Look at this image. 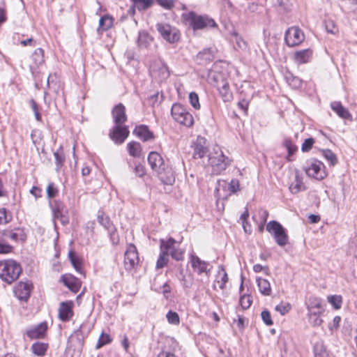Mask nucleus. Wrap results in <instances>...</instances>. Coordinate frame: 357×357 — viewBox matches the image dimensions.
<instances>
[{"instance_id":"obj_41","label":"nucleus","mask_w":357,"mask_h":357,"mask_svg":"<svg viewBox=\"0 0 357 357\" xmlns=\"http://www.w3.org/2000/svg\"><path fill=\"white\" fill-rule=\"evenodd\" d=\"M283 146L288 151L287 160L291 161V156L297 151V146L294 145L289 139H285L282 143Z\"/></svg>"},{"instance_id":"obj_61","label":"nucleus","mask_w":357,"mask_h":357,"mask_svg":"<svg viewBox=\"0 0 357 357\" xmlns=\"http://www.w3.org/2000/svg\"><path fill=\"white\" fill-rule=\"evenodd\" d=\"M12 247L0 241V254H6L11 252Z\"/></svg>"},{"instance_id":"obj_44","label":"nucleus","mask_w":357,"mask_h":357,"mask_svg":"<svg viewBox=\"0 0 357 357\" xmlns=\"http://www.w3.org/2000/svg\"><path fill=\"white\" fill-rule=\"evenodd\" d=\"M286 79L289 85L293 88H298L302 84V82L298 77H294L291 74L286 75Z\"/></svg>"},{"instance_id":"obj_51","label":"nucleus","mask_w":357,"mask_h":357,"mask_svg":"<svg viewBox=\"0 0 357 357\" xmlns=\"http://www.w3.org/2000/svg\"><path fill=\"white\" fill-rule=\"evenodd\" d=\"M111 341L112 339L108 334L102 333L97 342L96 348H100L102 346L109 343Z\"/></svg>"},{"instance_id":"obj_46","label":"nucleus","mask_w":357,"mask_h":357,"mask_svg":"<svg viewBox=\"0 0 357 357\" xmlns=\"http://www.w3.org/2000/svg\"><path fill=\"white\" fill-rule=\"evenodd\" d=\"M139 10H146L151 6L153 0H132Z\"/></svg>"},{"instance_id":"obj_11","label":"nucleus","mask_w":357,"mask_h":357,"mask_svg":"<svg viewBox=\"0 0 357 357\" xmlns=\"http://www.w3.org/2000/svg\"><path fill=\"white\" fill-rule=\"evenodd\" d=\"M139 257L136 247L130 244L128 246L124 256V266L127 271H131L138 264Z\"/></svg>"},{"instance_id":"obj_12","label":"nucleus","mask_w":357,"mask_h":357,"mask_svg":"<svg viewBox=\"0 0 357 357\" xmlns=\"http://www.w3.org/2000/svg\"><path fill=\"white\" fill-rule=\"evenodd\" d=\"M33 289L32 283L29 281L20 282L14 287V294L20 301H26L30 297Z\"/></svg>"},{"instance_id":"obj_27","label":"nucleus","mask_w":357,"mask_h":357,"mask_svg":"<svg viewBox=\"0 0 357 357\" xmlns=\"http://www.w3.org/2000/svg\"><path fill=\"white\" fill-rule=\"evenodd\" d=\"M133 133L144 141H149L153 138V134L146 126H137Z\"/></svg>"},{"instance_id":"obj_22","label":"nucleus","mask_w":357,"mask_h":357,"mask_svg":"<svg viewBox=\"0 0 357 357\" xmlns=\"http://www.w3.org/2000/svg\"><path fill=\"white\" fill-rule=\"evenodd\" d=\"M63 282L74 293L78 292L81 287V282L72 275H63Z\"/></svg>"},{"instance_id":"obj_54","label":"nucleus","mask_w":357,"mask_h":357,"mask_svg":"<svg viewBox=\"0 0 357 357\" xmlns=\"http://www.w3.org/2000/svg\"><path fill=\"white\" fill-rule=\"evenodd\" d=\"M314 140L313 138L306 139L302 144L301 149L303 152H308L312 147Z\"/></svg>"},{"instance_id":"obj_18","label":"nucleus","mask_w":357,"mask_h":357,"mask_svg":"<svg viewBox=\"0 0 357 357\" xmlns=\"http://www.w3.org/2000/svg\"><path fill=\"white\" fill-rule=\"evenodd\" d=\"M229 281V278L227 273L223 267V266H220L218 267V273L215 275V279L213 284V289L217 290L218 288L220 290H225L226 288V284Z\"/></svg>"},{"instance_id":"obj_35","label":"nucleus","mask_w":357,"mask_h":357,"mask_svg":"<svg viewBox=\"0 0 357 357\" xmlns=\"http://www.w3.org/2000/svg\"><path fill=\"white\" fill-rule=\"evenodd\" d=\"M167 249L163 245L160 248V253L156 262V268H162L167 265L169 261L168 255H167Z\"/></svg>"},{"instance_id":"obj_37","label":"nucleus","mask_w":357,"mask_h":357,"mask_svg":"<svg viewBox=\"0 0 357 357\" xmlns=\"http://www.w3.org/2000/svg\"><path fill=\"white\" fill-rule=\"evenodd\" d=\"M128 152L133 157H139L141 153V145L139 142H132L127 145Z\"/></svg>"},{"instance_id":"obj_38","label":"nucleus","mask_w":357,"mask_h":357,"mask_svg":"<svg viewBox=\"0 0 357 357\" xmlns=\"http://www.w3.org/2000/svg\"><path fill=\"white\" fill-rule=\"evenodd\" d=\"M113 24V18L108 15L100 17L99 20V28L103 31H106L112 27Z\"/></svg>"},{"instance_id":"obj_19","label":"nucleus","mask_w":357,"mask_h":357,"mask_svg":"<svg viewBox=\"0 0 357 357\" xmlns=\"http://www.w3.org/2000/svg\"><path fill=\"white\" fill-rule=\"evenodd\" d=\"M63 209L64 206L61 202H56L52 206L54 222L56 220H59L63 225L68 223L69 219L68 216L63 214ZM54 225H56V223H54Z\"/></svg>"},{"instance_id":"obj_28","label":"nucleus","mask_w":357,"mask_h":357,"mask_svg":"<svg viewBox=\"0 0 357 357\" xmlns=\"http://www.w3.org/2000/svg\"><path fill=\"white\" fill-rule=\"evenodd\" d=\"M151 73L153 76H158L160 79H167L169 75L167 66L161 62H160L158 68H155V66H151Z\"/></svg>"},{"instance_id":"obj_24","label":"nucleus","mask_w":357,"mask_h":357,"mask_svg":"<svg viewBox=\"0 0 357 357\" xmlns=\"http://www.w3.org/2000/svg\"><path fill=\"white\" fill-rule=\"evenodd\" d=\"M312 55V51L310 49H305L296 52L294 55V59L296 63L303 64L309 62Z\"/></svg>"},{"instance_id":"obj_7","label":"nucleus","mask_w":357,"mask_h":357,"mask_svg":"<svg viewBox=\"0 0 357 357\" xmlns=\"http://www.w3.org/2000/svg\"><path fill=\"white\" fill-rule=\"evenodd\" d=\"M156 28L163 39L170 43H176L180 38L179 31L168 24L158 23Z\"/></svg>"},{"instance_id":"obj_8","label":"nucleus","mask_w":357,"mask_h":357,"mask_svg":"<svg viewBox=\"0 0 357 357\" xmlns=\"http://www.w3.org/2000/svg\"><path fill=\"white\" fill-rule=\"evenodd\" d=\"M305 171L308 176L317 180H322L326 176L324 165L317 160H310Z\"/></svg>"},{"instance_id":"obj_31","label":"nucleus","mask_w":357,"mask_h":357,"mask_svg":"<svg viewBox=\"0 0 357 357\" xmlns=\"http://www.w3.org/2000/svg\"><path fill=\"white\" fill-rule=\"evenodd\" d=\"M3 236L14 241H24L26 238L23 229L20 228H17L11 231H6L3 233Z\"/></svg>"},{"instance_id":"obj_21","label":"nucleus","mask_w":357,"mask_h":357,"mask_svg":"<svg viewBox=\"0 0 357 357\" xmlns=\"http://www.w3.org/2000/svg\"><path fill=\"white\" fill-rule=\"evenodd\" d=\"M112 115L115 124L123 125L127 120L126 107L121 103L118 104L113 108Z\"/></svg>"},{"instance_id":"obj_48","label":"nucleus","mask_w":357,"mask_h":357,"mask_svg":"<svg viewBox=\"0 0 357 357\" xmlns=\"http://www.w3.org/2000/svg\"><path fill=\"white\" fill-rule=\"evenodd\" d=\"M323 155L331 165H335L337 163L336 155L331 150H324L323 151Z\"/></svg>"},{"instance_id":"obj_60","label":"nucleus","mask_w":357,"mask_h":357,"mask_svg":"<svg viewBox=\"0 0 357 357\" xmlns=\"http://www.w3.org/2000/svg\"><path fill=\"white\" fill-rule=\"evenodd\" d=\"M135 172L137 176L141 177L145 174V167L141 164L136 165Z\"/></svg>"},{"instance_id":"obj_42","label":"nucleus","mask_w":357,"mask_h":357,"mask_svg":"<svg viewBox=\"0 0 357 357\" xmlns=\"http://www.w3.org/2000/svg\"><path fill=\"white\" fill-rule=\"evenodd\" d=\"M68 257H69V259H70L73 267L75 268V269L78 273L82 274L83 272V270H82V264H81L79 259L75 256L74 252L73 251L69 252Z\"/></svg>"},{"instance_id":"obj_25","label":"nucleus","mask_w":357,"mask_h":357,"mask_svg":"<svg viewBox=\"0 0 357 357\" xmlns=\"http://www.w3.org/2000/svg\"><path fill=\"white\" fill-rule=\"evenodd\" d=\"M72 306L70 303L63 302L59 309V317L63 321H68L73 316Z\"/></svg>"},{"instance_id":"obj_36","label":"nucleus","mask_w":357,"mask_h":357,"mask_svg":"<svg viewBox=\"0 0 357 357\" xmlns=\"http://www.w3.org/2000/svg\"><path fill=\"white\" fill-rule=\"evenodd\" d=\"M54 156L55 159V164L56 165V170L59 171L65 162V155L61 146H60L59 149L54 153Z\"/></svg>"},{"instance_id":"obj_6","label":"nucleus","mask_w":357,"mask_h":357,"mask_svg":"<svg viewBox=\"0 0 357 357\" xmlns=\"http://www.w3.org/2000/svg\"><path fill=\"white\" fill-rule=\"evenodd\" d=\"M188 20L194 30L203 29L206 27H214L216 26L213 19L207 16L198 15L194 12L188 13Z\"/></svg>"},{"instance_id":"obj_47","label":"nucleus","mask_w":357,"mask_h":357,"mask_svg":"<svg viewBox=\"0 0 357 357\" xmlns=\"http://www.w3.org/2000/svg\"><path fill=\"white\" fill-rule=\"evenodd\" d=\"M252 299L250 295L243 294L240 298V305L243 310L249 308L252 304Z\"/></svg>"},{"instance_id":"obj_50","label":"nucleus","mask_w":357,"mask_h":357,"mask_svg":"<svg viewBox=\"0 0 357 357\" xmlns=\"http://www.w3.org/2000/svg\"><path fill=\"white\" fill-rule=\"evenodd\" d=\"M314 357H329L326 349L322 344H316L314 347Z\"/></svg>"},{"instance_id":"obj_58","label":"nucleus","mask_w":357,"mask_h":357,"mask_svg":"<svg viewBox=\"0 0 357 357\" xmlns=\"http://www.w3.org/2000/svg\"><path fill=\"white\" fill-rule=\"evenodd\" d=\"M75 339H76L79 343H82L83 340V336L81 328L76 330L70 337V342H73Z\"/></svg>"},{"instance_id":"obj_57","label":"nucleus","mask_w":357,"mask_h":357,"mask_svg":"<svg viewBox=\"0 0 357 357\" xmlns=\"http://www.w3.org/2000/svg\"><path fill=\"white\" fill-rule=\"evenodd\" d=\"M58 192L57 188L55 187L53 183H49L47 188V194L48 197L53 198L54 197Z\"/></svg>"},{"instance_id":"obj_23","label":"nucleus","mask_w":357,"mask_h":357,"mask_svg":"<svg viewBox=\"0 0 357 357\" xmlns=\"http://www.w3.org/2000/svg\"><path fill=\"white\" fill-rule=\"evenodd\" d=\"M308 313H323L324 307L322 306V301L320 298L314 296H311L307 304Z\"/></svg>"},{"instance_id":"obj_16","label":"nucleus","mask_w":357,"mask_h":357,"mask_svg":"<svg viewBox=\"0 0 357 357\" xmlns=\"http://www.w3.org/2000/svg\"><path fill=\"white\" fill-rule=\"evenodd\" d=\"M47 331V324L43 321L36 326L29 328L26 331L27 336L31 339H43L45 337Z\"/></svg>"},{"instance_id":"obj_20","label":"nucleus","mask_w":357,"mask_h":357,"mask_svg":"<svg viewBox=\"0 0 357 357\" xmlns=\"http://www.w3.org/2000/svg\"><path fill=\"white\" fill-rule=\"evenodd\" d=\"M227 185L231 193H235L239 190V181L237 179H232L229 184L225 181H218L215 188L216 196L218 199L224 198L220 190L221 188L225 189Z\"/></svg>"},{"instance_id":"obj_13","label":"nucleus","mask_w":357,"mask_h":357,"mask_svg":"<svg viewBox=\"0 0 357 357\" xmlns=\"http://www.w3.org/2000/svg\"><path fill=\"white\" fill-rule=\"evenodd\" d=\"M129 135L128 128L122 124H115L109 133L110 138L116 144H122Z\"/></svg>"},{"instance_id":"obj_29","label":"nucleus","mask_w":357,"mask_h":357,"mask_svg":"<svg viewBox=\"0 0 357 357\" xmlns=\"http://www.w3.org/2000/svg\"><path fill=\"white\" fill-rule=\"evenodd\" d=\"M98 220L100 225L107 229L111 237L112 238L113 236L116 234V229L109 217L105 215L104 213H102L98 215Z\"/></svg>"},{"instance_id":"obj_63","label":"nucleus","mask_w":357,"mask_h":357,"mask_svg":"<svg viewBox=\"0 0 357 357\" xmlns=\"http://www.w3.org/2000/svg\"><path fill=\"white\" fill-rule=\"evenodd\" d=\"M253 271L255 273H259V272H261L262 271H265L266 273H267L268 271V266H262L260 264H255L253 266Z\"/></svg>"},{"instance_id":"obj_39","label":"nucleus","mask_w":357,"mask_h":357,"mask_svg":"<svg viewBox=\"0 0 357 357\" xmlns=\"http://www.w3.org/2000/svg\"><path fill=\"white\" fill-rule=\"evenodd\" d=\"M151 41V38L147 33L140 32L139 33L137 43L140 47H146Z\"/></svg>"},{"instance_id":"obj_62","label":"nucleus","mask_w":357,"mask_h":357,"mask_svg":"<svg viewBox=\"0 0 357 357\" xmlns=\"http://www.w3.org/2000/svg\"><path fill=\"white\" fill-rule=\"evenodd\" d=\"M30 193L33 195L36 198L41 197V190L36 186L32 187V188L30 190Z\"/></svg>"},{"instance_id":"obj_49","label":"nucleus","mask_w":357,"mask_h":357,"mask_svg":"<svg viewBox=\"0 0 357 357\" xmlns=\"http://www.w3.org/2000/svg\"><path fill=\"white\" fill-rule=\"evenodd\" d=\"M167 319L169 324L178 325L179 324V317L178 314L172 311H169L166 315Z\"/></svg>"},{"instance_id":"obj_3","label":"nucleus","mask_w":357,"mask_h":357,"mask_svg":"<svg viewBox=\"0 0 357 357\" xmlns=\"http://www.w3.org/2000/svg\"><path fill=\"white\" fill-rule=\"evenodd\" d=\"M171 114L175 121L187 127L192 126L194 123L192 115L179 103H175L172 105Z\"/></svg>"},{"instance_id":"obj_26","label":"nucleus","mask_w":357,"mask_h":357,"mask_svg":"<svg viewBox=\"0 0 357 357\" xmlns=\"http://www.w3.org/2000/svg\"><path fill=\"white\" fill-rule=\"evenodd\" d=\"M217 87L219 91V94L224 102H229L232 99L233 95L229 89L228 82L222 81L221 83L218 84Z\"/></svg>"},{"instance_id":"obj_5","label":"nucleus","mask_w":357,"mask_h":357,"mask_svg":"<svg viewBox=\"0 0 357 357\" xmlns=\"http://www.w3.org/2000/svg\"><path fill=\"white\" fill-rule=\"evenodd\" d=\"M160 248L164 245L167 249V255H171L172 259L176 261H182L184 258V250L180 248L178 245H176V241L172 237L167 240L160 239Z\"/></svg>"},{"instance_id":"obj_34","label":"nucleus","mask_w":357,"mask_h":357,"mask_svg":"<svg viewBox=\"0 0 357 357\" xmlns=\"http://www.w3.org/2000/svg\"><path fill=\"white\" fill-rule=\"evenodd\" d=\"M332 109L342 119H347L350 117L349 111L345 109L340 102H333L331 103Z\"/></svg>"},{"instance_id":"obj_64","label":"nucleus","mask_w":357,"mask_h":357,"mask_svg":"<svg viewBox=\"0 0 357 357\" xmlns=\"http://www.w3.org/2000/svg\"><path fill=\"white\" fill-rule=\"evenodd\" d=\"M157 357H176L174 354L167 351H161Z\"/></svg>"},{"instance_id":"obj_59","label":"nucleus","mask_w":357,"mask_h":357,"mask_svg":"<svg viewBox=\"0 0 357 357\" xmlns=\"http://www.w3.org/2000/svg\"><path fill=\"white\" fill-rule=\"evenodd\" d=\"M158 3L166 9H171L174 6V3L172 0H156Z\"/></svg>"},{"instance_id":"obj_55","label":"nucleus","mask_w":357,"mask_h":357,"mask_svg":"<svg viewBox=\"0 0 357 357\" xmlns=\"http://www.w3.org/2000/svg\"><path fill=\"white\" fill-rule=\"evenodd\" d=\"M261 319L263 321L267 326L273 325V322L271 319V314L268 310H264L261 313Z\"/></svg>"},{"instance_id":"obj_30","label":"nucleus","mask_w":357,"mask_h":357,"mask_svg":"<svg viewBox=\"0 0 357 357\" xmlns=\"http://www.w3.org/2000/svg\"><path fill=\"white\" fill-rule=\"evenodd\" d=\"M289 188L293 194H296L305 190V186L303 182L302 177L298 174V173H296L295 179L291 183Z\"/></svg>"},{"instance_id":"obj_33","label":"nucleus","mask_w":357,"mask_h":357,"mask_svg":"<svg viewBox=\"0 0 357 357\" xmlns=\"http://www.w3.org/2000/svg\"><path fill=\"white\" fill-rule=\"evenodd\" d=\"M48 344L41 342H36L31 345L32 352L38 356H43L45 355L47 349Z\"/></svg>"},{"instance_id":"obj_10","label":"nucleus","mask_w":357,"mask_h":357,"mask_svg":"<svg viewBox=\"0 0 357 357\" xmlns=\"http://www.w3.org/2000/svg\"><path fill=\"white\" fill-rule=\"evenodd\" d=\"M305 39V36L301 29L297 26H292L287 29L284 40L289 47L300 45Z\"/></svg>"},{"instance_id":"obj_17","label":"nucleus","mask_w":357,"mask_h":357,"mask_svg":"<svg viewBox=\"0 0 357 357\" xmlns=\"http://www.w3.org/2000/svg\"><path fill=\"white\" fill-rule=\"evenodd\" d=\"M192 147L193 148V157L195 158H202L208 152L206 140L204 137L200 136L197 137Z\"/></svg>"},{"instance_id":"obj_9","label":"nucleus","mask_w":357,"mask_h":357,"mask_svg":"<svg viewBox=\"0 0 357 357\" xmlns=\"http://www.w3.org/2000/svg\"><path fill=\"white\" fill-rule=\"evenodd\" d=\"M190 263L193 271L197 273V275H201L205 274L206 276H209L213 268V266L209 262L201 259L197 255H191L190 257Z\"/></svg>"},{"instance_id":"obj_1","label":"nucleus","mask_w":357,"mask_h":357,"mask_svg":"<svg viewBox=\"0 0 357 357\" xmlns=\"http://www.w3.org/2000/svg\"><path fill=\"white\" fill-rule=\"evenodd\" d=\"M208 164L212 167V171L215 174H219L225 171L231 164V160L224 155L220 147L215 146L213 151L208 155Z\"/></svg>"},{"instance_id":"obj_45","label":"nucleus","mask_w":357,"mask_h":357,"mask_svg":"<svg viewBox=\"0 0 357 357\" xmlns=\"http://www.w3.org/2000/svg\"><path fill=\"white\" fill-rule=\"evenodd\" d=\"M291 309V305L289 303L281 302L277 305L275 310L278 312L280 314L284 315L289 312Z\"/></svg>"},{"instance_id":"obj_32","label":"nucleus","mask_w":357,"mask_h":357,"mask_svg":"<svg viewBox=\"0 0 357 357\" xmlns=\"http://www.w3.org/2000/svg\"><path fill=\"white\" fill-rule=\"evenodd\" d=\"M257 283L261 294L264 296H270L271 294V287L268 280L261 278H257Z\"/></svg>"},{"instance_id":"obj_43","label":"nucleus","mask_w":357,"mask_h":357,"mask_svg":"<svg viewBox=\"0 0 357 357\" xmlns=\"http://www.w3.org/2000/svg\"><path fill=\"white\" fill-rule=\"evenodd\" d=\"M329 303H331L335 309L338 310L341 307L342 303V298L339 295H332L327 298Z\"/></svg>"},{"instance_id":"obj_56","label":"nucleus","mask_w":357,"mask_h":357,"mask_svg":"<svg viewBox=\"0 0 357 357\" xmlns=\"http://www.w3.org/2000/svg\"><path fill=\"white\" fill-rule=\"evenodd\" d=\"M257 213L259 218V222H261L262 225H264L267 221L268 217V211L264 208H260Z\"/></svg>"},{"instance_id":"obj_52","label":"nucleus","mask_w":357,"mask_h":357,"mask_svg":"<svg viewBox=\"0 0 357 357\" xmlns=\"http://www.w3.org/2000/svg\"><path fill=\"white\" fill-rule=\"evenodd\" d=\"M189 100L191 105L196 109L200 108L198 95L195 92H191L189 94Z\"/></svg>"},{"instance_id":"obj_53","label":"nucleus","mask_w":357,"mask_h":357,"mask_svg":"<svg viewBox=\"0 0 357 357\" xmlns=\"http://www.w3.org/2000/svg\"><path fill=\"white\" fill-rule=\"evenodd\" d=\"M12 219L10 214L8 213L5 208L0 209V225L6 224Z\"/></svg>"},{"instance_id":"obj_14","label":"nucleus","mask_w":357,"mask_h":357,"mask_svg":"<svg viewBox=\"0 0 357 357\" xmlns=\"http://www.w3.org/2000/svg\"><path fill=\"white\" fill-rule=\"evenodd\" d=\"M148 162L151 169L157 174H161L165 171L163 158L157 152L152 151L149 154Z\"/></svg>"},{"instance_id":"obj_2","label":"nucleus","mask_w":357,"mask_h":357,"mask_svg":"<svg viewBox=\"0 0 357 357\" xmlns=\"http://www.w3.org/2000/svg\"><path fill=\"white\" fill-rule=\"evenodd\" d=\"M21 273V266L15 261L13 259L0 261V278L8 284H11L16 280Z\"/></svg>"},{"instance_id":"obj_40","label":"nucleus","mask_w":357,"mask_h":357,"mask_svg":"<svg viewBox=\"0 0 357 357\" xmlns=\"http://www.w3.org/2000/svg\"><path fill=\"white\" fill-rule=\"evenodd\" d=\"M323 313H307L308 320L310 324L313 326H319L322 323V319H321V315Z\"/></svg>"},{"instance_id":"obj_4","label":"nucleus","mask_w":357,"mask_h":357,"mask_svg":"<svg viewBox=\"0 0 357 357\" xmlns=\"http://www.w3.org/2000/svg\"><path fill=\"white\" fill-rule=\"evenodd\" d=\"M266 230L273 236L280 246H284L288 243V236L284 228L277 221L273 220L266 225Z\"/></svg>"},{"instance_id":"obj_15","label":"nucleus","mask_w":357,"mask_h":357,"mask_svg":"<svg viewBox=\"0 0 357 357\" xmlns=\"http://www.w3.org/2000/svg\"><path fill=\"white\" fill-rule=\"evenodd\" d=\"M44 54L45 52L42 48H37L31 55V63L29 65V68L32 74L45 63Z\"/></svg>"}]
</instances>
